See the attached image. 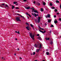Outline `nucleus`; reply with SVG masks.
<instances>
[{"label": "nucleus", "instance_id": "obj_1", "mask_svg": "<svg viewBox=\"0 0 61 61\" xmlns=\"http://www.w3.org/2000/svg\"><path fill=\"white\" fill-rule=\"evenodd\" d=\"M39 45H40L38 47V48H39V49H37L36 52H39V50L41 49V48H42V45H41V44H39Z\"/></svg>", "mask_w": 61, "mask_h": 61}, {"label": "nucleus", "instance_id": "obj_2", "mask_svg": "<svg viewBox=\"0 0 61 61\" xmlns=\"http://www.w3.org/2000/svg\"><path fill=\"white\" fill-rule=\"evenodd\" d=\"M16 20L17 21H20L21 20H20V17H17L16 19Z\"/></svg>", "mask_w": 61, "mask_h": 61}, {"label": "nucleus", "instance_id": "obj_3", "mask_svg": "<svg viewBox=\"0 0 61 61\" xmlns=\"http://www.w3.org/2000/svg\"><path fill=\"white\" fill-rule=\"evenodd\" d=\"M41 44L40 43H39L38 44H35L34 45L35 46V47H36V48H37L38 47V46L39 45H40V44Z\"/></svg>", "mask_w": 61, "mask_h": 61}, {"label": "nucleus", "instance_id": "obj_4", "mask_svg": "<svg viewBox=\"0 0 61 61\" xmlns=\"http://www.w3.org/2000/svg\"><path fill=\"white\" fill-rule=\"evenodd\" d=\"M17 15H20V16L22 17V18H23L24 19H25V17H24V16H22V15H20V14H17Z\"/></svg>", "mask_w": 61, "mask_h": 61}, {"label": "nucleus", "instance_id": "obj_5", "mask_svg": "<svg viewBox=\"0 0 61 61\" xmlns=\"http://www.w3.org/2000/svg\"><path fill=\"white\" fill-rule=\"evenodd\" d=\"M33 35H32V33H30V35H29V36H30V37H31V38L32 37H33Z\"/></svg>", "mask_w": 61, "mask_h": 61}, {"label": "nucleus", "instance_id": "obj_6", "mask_svg": "<svg viewBox=\"0 0 61 61\" xmlns=\"http://www.w3.org/2000/svg\"><path fill=\"white\" fill-rule=\"evenodd\" d=\"M25 7V9H29L30 8V7Z\"/></svg>", "mask_w": 61, "mask_h": 61}, {"label": "nucleus", "instance_id": "obj_7", "mask_svg": "<svg viewBox=\"0 0 61 61\" xmlns=\"http://www.w3.org/2000/svg\"><path fill=\"white\" fill-rule=\"evenodd\" d=\"M34 15H35V16H34L36 17V16H38V14H36V13H34Z\"/></svg>", "mask_w": 61, "mask_h": 61}, {"label": "nucleus", "instance_id": "obj_8", "mask_svg": "<svg viewBox=\"0 0 61 61\" xmlns=\"http://www.w3.org/2000/svg\"><path fill=\"white\" fill-rule=\"evenodd\" d=\"M50 44L51 45H53V41H51V42H50Z\"/></svg>", "mask_w": 61, "mask_h": 61}, {"label": "nucleus", "instance_id": "obj_9", "mask_svg": "<svg viewBox=\"0 0 61 61\" xmlns=\"http://www.w3.org/2000/svg\"><path fill=\"white\" fill-rule=\"evenodd\" d=\"M34 12L35 13H37V14L38 13V12H37V11L36 10H35L34 11Z\"/></svg>", "mask_w": 61, "mask_h": 61}, {"label": "nucleus", "instance_id": "obj_10", "mask_svg": "<svg viewBox=\"0 0 61 61\" xmlns=\"http://www.w3.org/2000/svg\"><path fill=\"white\" fill-rule=\"evenodd\" d=\"M38 27H39V29H41L42 30H44V29L41 28V27H40V26H39Z\"/></svg>", "mask_w": 61, "mask_h": 61}, {"label": "nucleus", "instance_id": "obj_11", "mask_svg": "<svg viewBox=\"0 0 61 61\" xmlns=\"http://www.w3.org/2000/svg\"><path fill=\"white\" fill-rule=\"evenodd\" d=\"M54 22L55 24H56L57 23V20H54Z\"/></svg>", "mask_w": 61, "mask_h": 61}, {"label": "nucleus", "instance_id": "obj_12", "mask_svg": "<svg viewBox=\"0 0 61 61\" xmlns=\"http://www.w3.org/2000/svg\"><path fill=\"white\" fill-rule=\"evenodd\" d=\"M34 35H33L32 36V37L31 38L33 40H34Z\"/></svg>", "mask_w": 61, "mask_h": 61}, {"label": "nucleus", "instance_id": "obj_13", "mask_svg": "<svg viewBox=\"0 0 61 61\" xmlns=\"http://www.w3.org/2000/svg\"><path fill=\"white\" fill-rule=\"evenodd\" d=\"M26 28H27V30H28L29 31V27H28V26H27V27H26Z\"/></svg>", "mask_w": 61, "mask_h": 61}, {"label": "nucleus", "instance_id": "obj_14", "mask_svg": "<svg viewBox=\"0 0 61 61\" xmlns=\"http://www.w3.org/2000/svg\"><path fill=\"white\" fill-rule=\"evenodd\" d=\"M51 20H48V23H50L51 22Z\"/></svg>", "mask_w": 61, "mask_h": 61}, {"label": "nucleus", "instance_id": "obj_15", "mask_svg": "<svg viewBox=\"0 0 61 61\" xmlns=\"http://www.w3.org/2000/svg\"><path fill=\"white\" fill-rule=\"evenodd\" d=\"M30 26L32 27H34V25H33L32 24H30Z\"/></svg>", "mask_w": 61, "mask_h": 61}, {"label": "nucleus", "instance_id": "obj_16", "mask_svg": "<svg viewBox=\"0 0 61 61\" xmlns=\"http://www.w3.org/2000/svg\"><path fill=\"white\" fill-rule=\"evenodd\" d=\"M47 16H48V18H49L50 17V15H49V14H48L47 15Z\"/></svg>", "mask_w": 61, "mask_h": 61}, {"label": "nucleus", "instance_id": "obj_17", "mask_svg": "<svg viewBox=\"0 0 61 61\" xmlns=\"http://www.w3.org/2000/svg\"><path fill=\"white\" fill-rule=\"evenodd\" d=\"M46 54H47V55H48L49 54V53L47 51L46 52Z\"/></svg>", "mask_w": 61, "mask_h": 61}, {"label": "nucleus", "instance_id": "obj_18", "mask_svg": "<svg viewBox=\"0 0 61 61\" xmlns=\"http://www.w3.org/2000/svg\"><path fill=\"white\" fill-rule=\"evenodd\" d=\"M14 8H15V6L12 5V9H14Z\"/></svg>", "mask_w": 61, "mask_h": 61}, {"label": "nucleus", "instance_id": "obj_19", "mask_svg": "<svg viewBox=\"0 0 61 61\" xmlns=\"http://www.w3.org/2000/svg\"><path fill=\"white\" fill-rule=\"evenodd\" d=\"M56 3H59V1L57 0H56Z\"/></svg>", "mask_w": 61, "mask_h": 61}, {"label": "nucleus", "instance_id": "obj_20", "mask_svg": "<svg viewBox=\"0 0 61 61\" xmlns=\"http://www.w3.org/2000/svg\"><path fill=\"white\" fill-rule=\"evenodd\" d=\"M50 6H52L53 5H52V3H51L50 4Z\"/></svg>", "mask_w": 61, "mask_h": 61}, {"label": "nucleus", "instance_id": "obj_21", "mask_svg": "<svg viewBox=\"0 0 61 61\" xmlns=\"http://www.w3.org/2000/svg\"><path fill=\"white\" fill-rule=\"evenodd\" d=\"M37 21L38 22V23H40V20H37Z\"/></svg>", "mask_w": 61, "mask_h": 61}, {"label": "nucleus", "instance_id": "obj_22", "mask_svg": "<svg viewBox=\"0 0 61 61\" xmlns=\"http://www.w3.org/2000/svg\"><path fill=\"white\" fill-rule=\"evenodd\" d=\"M51 8H52V9H55V8H55L54 7H52Z\"/></svg>", "mask_w": 61, "mask_h": 61}, {"label": "nucleus", "instance_id": "obj_23", "mask_svg": "<svg viewBox=\"0 0 61 61\" xmlns=\"http://www.w3.org/2000/svg\"><path fill=\"white\" fill-rule=\"evenodd\" d=\"M38 39H39V40H41V37H38Z\"/></svg>", "mask_w": 61, "mask_h": 61}, {"label": "nucleus", "instance_id": "obj_24", "mask_svg": "<svg viewBox=\"0 0 61 61\" xmlns=\"http://www.w3.org/2000/svg\"><path fill=\"white\" fill-rule=\"evenodd\" d=\"M46 40H49V38H46Z\"/></svg>", "mask_w": 61, "mask_h": 61}, {"label": "nucleus", "instance_id": "obj_25", "mask_svg": "<svg viewBox=\"0 0 61 61\" xmlns=\"http://www.w3.org/2000/svg\"><path fill=\"white\" fill-rule=\"evenodd\" d=\"M37 5H40V3H39L38 2H37Z\"/></svg>", "mask_w": 61, "mask_h": 61}, {"label": "nucleus", "instance_id": "obj_26", "mask_svg": "<svg viewBox=\"0 0 61 61\" xmlns=\"http://www.w3.org/2000/svg\"><path fill=\"white\" fill-rule=\"evenodd\" d=\"M40 19H41V18L39 17H38V20H40Z\"/></svg>", "mask_w": 61, "mask_h": 61}, {"label": "nucleus", "instance_id": "obj_27", "mask_svg": "<svg viewBox=\"0 0 61 61\" xmlns=\"http://www.w3.org/2000/svg\"><path fill=\"white\" fill-rule=\"evenodd\" d=\"M51 27H54V25H53L51 24Z\"/></svg>", "mask_w": 61, "mask_h": 61}, {"label": "nucleus", "instance_id": "obj_28", "mask_svg": "<svg viewBox=\"0 0 61 61\" xmlns=\"http://www.w3.org/2000/svg\"><path fill=\"white\" fill-rule=\"evenodd\" d=\"M17 3V2H14V4H16Z\"/></svg>", "mask_w": 61, "mask_h": 61}, {"label": "nucleus", "instance_id": "obj_29", "mask_svg": "<svg viewBox=\"0 0 61 61\" xmlns=\"http://www.w3.org/2000/svg\"><path fill=\"white\" fill-rule=\"evenodd\" d=\"M43 5H46V3L45 2H43Z\"/></svg>", "mask_w": 61, "mask_h": 61}, {"label": "nucleus", "instance_id": "obj_30", "mask_svg": "<svg viewBox=\"0 0 61 61\" xmlns=\"http://www.w3.org/2000/svg\"><path fill=\"white\" fill-rule=\"evenodd\" d=\"M33 55H35V54H36V52H33Z\"/></svg>", "mask_w": 61, "mask_h": 61}, {"label": "nucleus", "instance_id": "obj_31", "mask_svg": "<svg viewBox=\"0 0 61 61\" xmlns=\"http://www.w3.org/2000/svg\"><path fill=\"white\" fill-rule=\"evenodd\" d=\"M39 31H40V32H41V33H43V31H42L41 30H39Z\"/></svg>", "mask_w": 61, "mask_h": 61}, {"label": "nucleus", "instance_id": "obj_32", "mask_svg": "<svg viewBox=\"0 0 61 61\" xmlns=\"http://www.w3.org/2000/svg\"><path fill=\"white\" fill-rule=\"evenodd\" d=\"M46 31H45V30L44 31V32L43 31V34H44V33H46Z\"/></svg>", "mask_w": 61, "mask_h": 61}, {"label": "nucleus", "instance_id": "obj_33", "mask_svg": "<svg viewBox=\"0 0 61 61\" xmlns=\"http://www.w3.org/2000/svg\"><path fill=\"white\" fill-rule=\"evenodd\" d=\"M41 11H43V9H42V8L41 9Z\"/></svg>", "mask_w": 61, "mask_h": 61}, {"label": "nucleus", "instance_id": "obj_34", "mask_svg": "<svg viewBox=\"0 0 61 61\" xmlns=\"http://www.w3.org/2000/svg\"><path fill=\"white\" fill-rule=\"evenodd\" d=\"M59 21H61V18H60L59 19Z\"/></svg>", "mask_w": 61, "mask_h": 61}, {"label": "nucleus", "instance_id": "obj_35", "mask_svg": "<svg viewBox=\"0 0 61 61\" xmlns=\"http://www.w3.org/2000/svg\"><path fill=\"white\" fill-rule=\"evenodd\" d=\"M5 6H6V7H8V5H6Z\"/></svg>", "mask_w": 61, "mask_h": 61}, {"label": "nucleus", "instance_id": "obj_36", "mask_svg": "<svg viewBox=\"0 0 61 61\" xmlns=\"http://www.w3.org/2000/svg\"><path fill=\"white\" fill-rule=\"evenodd\" d=\"M35 20L36 22H37V20L36 19H35Z\"/></svg>", "mask_w": 61, "mask_h": 61}, {"label": "nucleus", "instance_id": "obj_37", "mask_svg": "<svg viewBox=\"0 0 61 61\" xmlns=\"http://www.w3.org/2000/svg\"><path fill=\"white\" fill-rule=\"evenodd\" d=\"M55 12H57V10L55 9Z\"/></svg>", "mask_w": 61, "mask_h": 61}, {"label": "nucleus", "instance_id": "obj_38", "mask_svg": "<svg viewBox=\"0 0 61 61\" xmlns=\"http://www.w3.org/2000/svg\"><path fill=\"white\" fill-rule=\"evenodd\" d=\"M15 9H19V8H18V7H16V8H15Z\"/></svg>", "mask_w": 61, "mask_h": 61}, {"label": "nucleus", "instance_id": "obj_39", "mask_svg": "<svg viewBox=\"0 0 61 61\" xmlns=\"http://www.w3.org/2000/svg\"><path fill=\"white\" fill-rule=\"evenodd\" d=\"M37 36H39V34H38L37 35Z\"/></svg>", "mask_w": 61, "mask_h": 61}, {"label": "nucleus", "instance_id": "obj_40", "mask_svg": "<svg viewBox=\"0 0 61 61\" xmlns=\"http://www.w3.org/2000/svg\"><path fill=\"white\" fill-rule=\"evenodd\" d=\"M51 30H50V32H49V33H50V34H51Z\"/></svg>", "mask_w": 61, "mask_h": 61}, {"label": "nucleus", "instance_id": "obj_41", "mask_svg": "<svg viewBox=\"0 0 61 61\" xmlns=\"http://www.w3.org/2000/svg\"><path fill=\"white\" fill-rule=\"evenodd\" d=\"M26 25H28V23L27 22L26 23Z\"/></svg>", "mask_w": 61, "mask_h": 61}, {"label": "nucleus", "instance_id": "obj_42", "mask_svg": "<svg viewBox=\"0 0 61 61\" xmlns=\"http://www.w3.org/2000/svg\"><path fill=\"white\" fill-rule=\"evenodd\" d=\"M27 0H24L23 1L24 2H26V1Z\"/></svg>", "mask_w": 61, "mask_h": 61}, {"label": "nucleus", "instance_id": "obj_43", "mask_svg": "<svg viewBox=\"0 0 61 61\" xmlns=\"http://www.w3.org/2000/svg\"><path fill=\"white\" fill-rule=\"evenodd\" d=\"M17 33H18L19 34H20V33H19V31H18V32H17Z\"/></svg>", "mask_w": 61, "mask_h": 61}, {"label": "nucleus", "instance_id": "obj_44", "mask_svg": "<svg viewBox=\"0 0 61 61\" xmlns=\"http://www.w3.org/2000/svg\"><path fill=\"white\" fill-rule=\"evenodd\" d=\"M54 17H55V18H56V15H55L54 16Z\"/></svg>", "mask_w": 61, "mask_h": 61}, {"label": "nucleus", "instance_id": "obj_45", "mask_svg": "<svg viewBox=\"0 0 61 61\" xmlns=\"http://www.w3.org/2000/svg\"><path fill=\"white\" fill-rule=\"evenodd\" d=\"M59 13H57V15H59Z\"/></svg>", "mask_w": 61, "mask_h": 61}, {"label": "nucleus", "instance_id": "obj_46", "mask_svg": "<svg viewBox=\"0 0 61 61\" xmlns=\"http://www.w3.org/2000/svg\"><path fill=\"white\" fill-rule=\"evenodd\" d=\"M32 10H33V11H35V9H32Z\"/></svg>", "mask_w": 61, "mask_h": 61}, {"label": "nucleus", "instance_id": "obj_47", "mask_svg": "<svg viewBox=\"0 0 61 61\" xmlns=\"http://www.w3.org/2000/svg\"><path fill=\"white\" fill-rule=\"evenodd\" d=\"M34 4H35V3H36V2L35 1H34Z\"/></svg>", "mask_w": 61, "mask_h": 61}, {"label": "nucleus", "instance_id": "obj_48", "mask_svg": "<svg viewBox=\"0 0 61 61\" xmlns=\"http://www.w3.org/2000/svg\"><path fill=\"white\" fill-rule=\"evenodd\" d=\"M15 33H17L18 32L16 31H15Z\"/></svg>", "mask_w": 61, "mask_h": 61}, {"label": "nucleus", "instance_id": "obj_49", "mask_svg": "<svg viewBox=\"0 0 61 61\" xmlns=\"http://www.w3.org/2000/svg\"><path fill=\"white\" fill-rule=\"evenodd\" d=\"M32 28L33 29H35V28H34V27H32Z\"/></svg>", "mask_w": 61, "mask_h": 61}, {"label": "nucleus", "instance_id": "obj_50", "mask_svg": "<svg viewBox=\"0 0 61 61\" xmlns=\"http://www.w3.org/2000/svg\"><path fill=\"white\" fill-rule=\"evenodd\" d=\"M60 7L61 8V4L60 5Z\"/></svg>", "mask_w": 61, "mask_h": 61}, {"label": "nucleus", "instance_id": "obj_51", "mask_svg": "<svg viewBox=\"0 0 61 61\" xmlns=\"http://www.w3.org/2000/svg\"><path fill=\"white\" fill-rule=\"evenodd\" d=\"M2 5H5V4H2Z\"/></svg>", "mask_w": 61, "mask_h": 61}, {"label": "nucleus", "instance_id": "obj_52", "mask_svg": "<svg viewBox=\"0 0 61 61\" xmlns=\"http://www.w3.org/2000/svg\"><path fill=\"white\" fill-rule=\"evenodd\" d=\"M46 17H48V16L46 15Z\"/></svg>", "mask_w": 61, "mask_h": 61}, {"label": "nucleus", "instance_id": "obj_53", "mask_svg": "<svg viewBox=\"0 0 61 61\" xmlns=\"http://www.w3.org/2000/svg\"><path fill=\"white\" fill-rule=\"evenodd\" d=\"M45 25L46 26V25H47V24H46L45 23Z\"/></svg>", "mask_w": 61, "mask_h": 61}, {"label": "nucleus", "instance_id": "obj_54", "mask_svg": "<svg viewBox=\"0 0 61 61\" xmlns=\"http://www.w3.org/2000/svg\"><path fill=\"white\" fill-rule=\"evenodd\" d=\"M19 50V48H18V50Z\"/></svg>", "mask_w": 61, "mask_h": 61}, {"label": "nucleus", "instance_id": "obj_55", "mask_svg": "<svg viewBox=\"0 0 61 61\" xmlns=\"http://www.w3.org/2000/svg\"><path fill=\"white\" fill-rule=\"evenodd\" d=\"M15 40H17V39L16 38V39H15Z\"/></svg>", "mask_w": 61, "mask_h": 61}, {"label": "nucleus", "instance_id": "obj_56", "mask_svg": "<svg viewBox=\"0 0 61 61\" xmlns=\"http://www.w3.org/2000/svg\"><path fill=\"white\" fill-rule=\"evenodd\" d=\"M32 12L33 13L34 12V11H32Z\"/></svg>", "mask_w": 61, "mask_h": 61}, {"label": "nucleus", "instance_id": "obj_57", "mask_svg": "<svg viewBox=\"0 0 61 61\" xmlns=\"http://www.w3.org/2000/svg\"><path fill=\"white\" fill-rule=\"evenodd\" d=\"M38 61V60H36L35 61Z\"/></svg>", "mask_w": 61, "mask_h": 61}, {"label": "nucleus", "instance_id": "obj_58", "mask_svg": "<svg viewBox=\"0 0 61 61\" xmlns=\"http://www.w3.org/2000/svg\"><path fill=\"white\" fill-rule=\"evenodd\" d=\"M14 55H15V56H16V54H14Z\"/></svg>", "mask_w": 61, "mask_h": 61}, {"label": "nucleus", "instance_id": "obj_59", "mask_svg": "<svg viewBox=\"0 0 61 61\" xmlns=\"http://www.w3.org/2000/svg\"><path fill=\"white\" fill-rule=\"evenodd\" d=\"M28 15H29H29H30V14H28Z\"/></svg>", "mask_w": 61, "mask_h": 61}, {"label": "nucleus", "instance_id": "obj_60", "mask_svg": "<svg viewBox=\"0 0 61 61\" xmlns=\"http://www.w3.org/2000/svg\"><path fill=\"white\" fill-rule=\"evenodd\" d=\"M16 5H18V4H16Z\"/></svg>", "mask_w": 61, "mask_h": 61}, {"label": "nucleus", "instance_id": "obj_61", "mask_svg": "<svg viewBox=\"0 0 61 61\" xmlns=\"http://www.w3.org/2000/svg\"><path fill=\"white\" fill-rule=\"evenodd\" d=\"M29 16H30V17H31V15H29Z\"/></svg>", "mask_w": 61, "mask_h": 61}, {"label": "nucleus", "instance_id": "obj_62", "mask_svg": "<svg viewBox=\"0 0 61 61\" xmlns=\"http://www.w3.org/2000/svg\"><path fill=\"white\" fill-rule=\"evenodd\" d=\"M32 15H34V14L33 13H32Z\"/></svg>", "mask_w": 61, "mask_h": 61}, {"label": "nucleus", "instance_id": "obj_63", "mask_svg": "<svg viewBox=\"0 0 61 61\" xmlns=\"http://www.w3.org/2000/svg\"><path fill=\"white\" fill-rule=\"evenodd\" d=\"M18 12H20V11H18Z\"/></svg>", "mask_w": 61, "mask_h": 61}, {"label": "nucleus", "instance_id": "obj_64", "mask_svg": "<svg viewBox=\"0 0 61 61\" xmlns=\"http://www.w3.org/2000/svg\"><path fill=\"white\" fill-rule=\"evenodd\" d=\"M33 54H32V53H31V55H32Z\"/></svg>", "mask_w": 61, "mask_h": 61}]
</instances>
